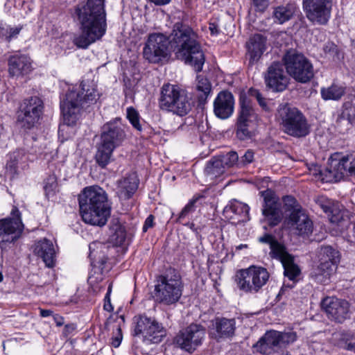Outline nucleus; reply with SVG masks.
I'll list each match as a JSON object with an SVG mask.
<instances>
[{
	"instance_id": "41",
	"label": "nucleus",
	"mask_w": 355,
	"mask_h": 355,
	"mask_svg": "<svg viewBox=\"0 0 355 355\" xmlns=\"http://www.w3.org/2000/svg\"><path fill=\"white\" fill-rule=\"evenodd\" d=\"M202 198V196H194L182 209L181 212L179 214L178 218H177V223H181L182 220L189 216L190 214H192L196 210V203L200 198Z\"/></svg>"
},
{
	"instance_id": "28",
	"label": "nucleus",
	"mask_w": 355,
	"mask_h": 355,
	"mask_svg": "<svg viewBox=\"0 0 355 355\" xmlns=\"http://www.w3.org/2000/svg\"><path fill=\"white\" fill-rule=\"evenodd\" d=\"M250 207L248 205L234 200L223 210V215L232 224H239L249 220Z\"/></svg>"
},
{
	"instance_id": "9",
	"label": "nucleus",
	"mask_w": 355,
	"mask_h": 355,
	"mask_svg": "<svg viewBox=\"0 0 355 355\" xmlns=\"http://www.w3.org/2000/svg\"><path fill=\"white\" fill-rule=\"evenodd\" d=\"M277 116L282 128L288 135L302 137L309 133V125L303 114L288 104L280 105Z\"/></svg>"
},
{
	"instance_id": "49",
	"label": "nucleus",
	"mask_w": 355,
	"mask_h": 355,
	"mask_svg": "<svg viewBox=\"0 0 355 355\" xmlns=\"http://www.w3.org/2000/svg\"><path fill=\"white\" fill-rule=\"evenodd\" d=\"M250 93L252 96H255L257 101H258L259 105L263 109L267 110L268 109L266 100L264 98L262 97L260 92L257 89H251L250 90Z\"/></svg>"
},
{
	"instance_id": "64",
	"label": "nucleus",
	"mask_w": 355,
	"mask_h": 355,
	"mask_svg": "<svg viewBox=\"0 0 355 355\" xmlns=\"http://www.w3.org/2000/svg\"><path fill=\"white\" fill-rule=\"evenodd\" d=\"M3 280V275L2 273L0 272V282H2Z\"/></svg>"
},
{
	"instance_id": "54",
	"label": "nucleus",
	"mask_w": 355,
	"mask_h": 355,
	"mask_svg": "<svg viewBox=\"0 0 355 355\" xmlns=\"http://www.w3.org/2000/svg\"><path fill=\"white\" fill-rule=\"evenodd\" d=\"M254 5L259 10H264L268 6V0H253Z\"/></svg>"
},
{
	"instance_id": "34",
	"label": "nucleus",
	"mask_w": 355,
	"mask_h": 355,
	"mask_svg": "<svg viewBox=\"0 0 355 355\" xmlns=\"http://www.w3.org/2000/svg\"><path fill=\"white\" fill-rule=\"evenodd\" d=\"M28 156L24 150H17L10 155L6 164L7 171L14 175L17 173L19 167H24L27 162Z\"/></svg>"
},
{
	"instance_id": "16",
	"label": "nucleus",
	"mask_w": 355,
	"mask_h": 355,
	"mask_svg": "<svg viewBox=\"0 0 355 355\" xmlns=\"http://www.w3.org/2000/svg\"><path fill=\"white\" fill-rule=\"evenodd\" d=\"M257 120L251 101L245 94H241L239 110L236 121V136L240 139H245L250 135V127Z\"/></svg>"
},
{
	"instance_id": "57",
	"label": "nucleus",
	"mask_w": 355,
	"mask_h": 355,
	"mask_svg": "<svg viewBox=\"0 0 355 355\" xmlns=\"http://www.w3.org/2000/svg\"><path fill=\"white\" fill-rule=\"evenodd\" d=\"M209 28L213 35H216L219 33L218 26L215 23H210Z\"/></svg>"
},
{
	"instance_id": "60",
	"label": "nucleus",
	"mask_w": 355,
	"mask_h": 355,
	"mask_svg": "<svg viewBox=\"0 0 355 355\" xmlns=\"http://www.w3.org/2000/svg\"><path fill=\"white\" fill-rule=\"evenodd\" d=\"M184 225H186V226H187V227H189V228H191V229H192V230H193V227H194V224H193V223H187V224H184Z\"/></svg>"
},
{
	"instance_id": "4",
	"label": "nucleus",
	"mask_w": 355,
	"mask_h": 355,
	"mask_svg": "<svg viewBox=\"0 0 355 355\" xmlns=\"http://www.w3.org/2000/svg\"><path fill=\"white\" fill-rule=\"evenodd\" d=\"M83 220L93 226L103 227L111 214L106 192L98 186L85 187L78 196Z\"/></svg>"
},
{
	"instance_id": "33",
	"label": "nucleus",
	"mask_w": 355,
	"mask_h": 355,
	"mask_svg": "<svg viewBox=\"0 0 355 355\" xmlns=\"http://www.w3.org/2000/svg\"><path fill=\"white\" fill-rule=\"evenodd\" d=\"M275 259L282 263L284 275L290 280H294L300 275V270L298 266L294 263L293 257L288 253L286 250Z\"/></svg>"
},
{
	"instance_id": "20",
	"label": "nucleus",
	"mask_w": 355,
	"mask_h": 355,
	"mask_svg": "<svg viewBox=\"0 0 355 355\" xmlns=\"http://www.w3.org/2000/svg\"><path fill=\"white\" fill-rule=\"evenodd\" d=\"M43 102L37 97L33 96L25 99L20 107V113L18 120L22 127L31 129L38 123L43 112Z\"/></svg>"
},
{
	"instance_id": "44",
	"label": "nucleus",
	"mask_w": 355,
	"mask_h": 355,
	"mask_svg": "<svg viewBox=\"0 0 355 355\" xmlns=\"http://www.w3.org/2000/svg\"><path fill=\"white\" fill-rule=\"evenodd\" d=\"M127 118L132 126L137 130H141V125L139 122V114L137 111L132 107L127 108Z\"/></svg>"
},
{
	"instance_id": "62",
	"label": "nucleus",
	"mask_w": 355,
	"mask_h": 355,
	"mask_svg": "<svg viewBox=\"0 0 355 355\" xmlns=\"http://www.w3.org/2000/svg\"><path fill=\"white\" fill-rule=\"evenodd\" d=\"M243 248H247V245H245V244H241L240 245L237 246L236 248L239 249V250H241V249H242Z\"/></svg>"
},
{
	"instance_id": "53",
	"label": "nucleus",
	"mask_w": 355,
	"mask_h": 355,
	"mask_svg": "<svg viewBox=\"0 0 355 355\" xmlns=\"http://www.w3.org/2000/svg\"><path fill=\"white\" fill-rule=\"evenodd\" d=\"M154 225V216L153 215L148 216L143 225V232H146L148 231L149 228H151L153 227Z\"/></svg>"
},
{
	"instance_id": "1",
	"label": "nucleus",
	"mask_w": 355,
	"mask_h": 355,
	"mask_svg": "<svg viewBox=\"0 0 355 355\" xmlns=\"http://www.w3.org/2000/svg\"><path fill=\"white\" fill-rule=\"evenodd\" d=\"M169 46L178 59L191 65L196 71L202 69L205 55L197 34L188 25L175 23L168 37L150 34L143 49L144 58L150 63H159L169 56Z\"/></svg>"
},
{
	"instance_id": "63",
	"label": "nucleus",
	"mask_w": 355,
	"mask_h": 355,
	"mask_svg": "<svg viewBox=\"0 0 355 355\" xmlns=\"http://www.w3.org/2000/svg\"><path fill=\"white\" fill-rule=\"evenodd\" d=\"M353 233H354V235L355 236V222L353 224Z\"/></svg>"
},
{
	"instance_id": "2",
	"label": "nucleus",
	"mask_w": 355,
	"mask_h": 355,
	"mask_svg": "<svg viewBox=\"0 0 355 355\" xmlns=\"http://www.w3.org/2000/svg\"><path fill=\"white\" fill-rule=\"evenodd\" d=\"M74 15L81 31L73 39L77 47L87 49L105 35L107 23L104 0H87L86 3H80L76 6Z\"/></svg>"
},
{
	"instance_id": "51",
	"label": "nucleus",
	"mask_w": 355,
	"mask_h": 355,
	"mask_svg": "<svg viewBox=\"0 0 355 355\" xmlns=\"http://www.w3.org/2000/svg\"><path fill=\"white\" fill-rule=\"evenodd\" d=\"M112 291V284H110L107 288V292L105 296V304L103 308L105 311L110 312L113 310V307L110 302V293Z\"/></svg>"
},
{
	"instance_id": "12",
	"label": "nucleus",
	"mask_w": 355,
	"mask_h": 355,
	"mask_svg": "<svg viewBox=\"0 0 355 355\" xmlns=\"http://www.w3.org/2000/svg\"><path fill=\"white\" fill-rule=\"evenodd\" d=\"M283 60L287 73L296 81L306 83L313 78V66L303 54L288 52Z\"/></svg>"
},
{
	"instance_id": "48",
	"label": "nucleus",
	"mask_w": 355,
	"mask_h": 355,
	"mask_svg": "<svg viewBox=\"0 0 355 355\" xmlns=\"http://www.w3.org/2000/svg\"><path fill=\"white\" fill-rule=\"evenodd\" d=\"M254 159V153L252 150H248L243 156L239 159V167L251 164Z\"/></svg>"
},
{
	"instance_id": "11",
	"label": "nucleus",
	"mask_w": 355,
	"mask_h": 355,
	"mask_svg": "<svg viewBox=\"0 0 355 355\" xmlns=\"http://www.w3.org/2000/svg\"><path fill=\"white\" fill-rule=\"evenodd\" d=\"M132 335L141 336L144 341L159 343L165 337L166 329L155 318L139 315L133 318Z\"/></svg>"
},
{
	"instance_id": "55",
	"label": "nucleus",
	"mask_w": 355,
	"mask_h": 355,
	"mask_svg": "<svg viewBox=\"0 0 355 355\" xmlns=\"http://www.w3.org/2000/svg\"><path fill=\"white\" fill-rule=\"evenodd\" d=\"M53 320L55 322L56 325L58 327H61L64 323V319L62 316L58 315V314H54L53 315Z\"/></svg>"
},
{
	"instance_id": "23",
	"label": "nucleus",
	"mask_w": 355,
	"mask_h": 355,
	"mask_svg": "<svg viewBox=\"0 0 355 355\" xmlns=\"http://www.w3.org/2000/svg\"><path fill=\"white\" fill-rule=\"evenodd\" d=\"M265 83L273 92H280L286 89L288 84V78L286 75L283 65L279 62H273L267 70Z\"/></svg>"
},
{
	"instance_id": "17",
	"label": "nucleus",
	"mask_w": 355,
	"mask_h": 355,
	"mask_svg": "<svg viewBox=\"0 0 355 355\" xmlns=\"http://www.w3.org/2000/svg\"><path fill=\"white\" fill-rule=\"evenodd\" d=\"M331 157L329 166L325 170L327 182H338L345 175H355V155H343L338 158Z\"/></svg>"
},
{
	"instance_id": "27",
	"label": "nucleus",
	"mask_w": 355,
	"mask_h": 355,
	"mask_svg": "<svg viewBox=\"0 0 355 355\" xmlns=\"http://www.w3.org/2000/svg\"><path fill=\"white\" fill-rule=\"evenodd\" d=\"M8 72L11 76H23L30 73L32 69V61L26 54L15 53L8 60Z\"/></svg>"
},
{
	"instance_id": "22",
	"label": "nucleus",
	"mask_w": 355,
	"mask_h": 355,
	"mask_svg": "<svg viewBox=\"0 0 355 355\" xmlns=\"http://www.w3.org/2000/svg\"><path fill=\"white\" fill-rule=\"evenodd\" d=\"M321 306L331 320L341 323L349 317V304L346 300L327 297L322 301Z\"/></svg>"
},
{
	"instance_id": "42",
	"label": "nucleus",
	"mask_w": 355,
	"mask_h": 355,
	"mask_svg": "<svg viewBox=\"0 0 355 355\" xmlns=\"http://www.w3.org/2000/svg\"><path fill=\"white\" fill-rule=\"evenodd\" d=\"M21 31L20 27H10L9 26L0 27V37L5 41H10L15 38Z\"/></svg>"
},
{
	"instance_id": "29",
	"label": "nucleus",
	"mask_w": 355,
	"mask_h": 355,
	"mask_svg": "<svg viewBox=\"0 0 355 355\" xmlns=\"http://www.w3.org/2000/svg\"><path fill=\"white\" fill-rule=\"evenodd\" d=\"M35 252L42 259L46 266L49 268L54 266L55 261V250L51 241L46 239L40 241L35 246Z\"/></svg>"
},
{
	"instance_id": "13",
	"label": "nucleus",
	"mask_w": 355,
	"mask_h": 355,
	"mask_svg": "<svg viewBox=\"0 0 355 355\" xmlns=\"http://www.w3.org/2000/svg\"><path fill=\"white\" fill-rule=\"evenodd\" d=\"M21 214L19 209L13 206L10 216L0 219V248L6 250L10 244L15 242L24 230Z\"/></svg>"
},
{
	"instance_id": "14",
	"label": "nucleus",
	"mask_w": 355,
	"mask_h": 355,
	"mask_svg": "<svg viewBox=\"0 0 355 355\" xmlns=\"http://www.w3.org/2000/svg\"><path fill=\"white\" fill-rule=\"evenodd\" d=\"M319 261L315 279L318 282L326 284L337 269L340 261L339 252L331 246H322L319 252Z\"/></svg>"
},
{
	"instance_id": "45",
	"label": "nucleus",
	"mask_w": 355,
	"mask_h": 355,
	"mask_svg": "<svg viewBox=\"0 0 355 355\" xmlns=\"http://www.w3.org/2000/svg\"><path fill=\"white\" fill-rule=\"evenodd\" d=\"M58 186L56 177L49 175L44 182V189L46 195L49 196L53 193Z\"/></svg>"
},
{
	"instance_id": "39",
	"label": "nucleus",
	"mask_w": 355,
	"mask_h": 355,
	"mask_svg": "<svg viewBox=\"0 0 355 355\" xmlns=\"http://www.w3.org/2000/svg\"><path fill=\"white\" fill-rule=\"evenodd\" d=\"M225 171L223 163L218 157H215L207 163L205 173L211 179H214L223 174Z\"/></svg>"
},
{
	"instance_id": "24",
	"label": "nucleus",
	"mask_w": 355,
	"mask_h": 355,
	"mask_svg": "<svg viewBox=\"0 0 355 355\" xmlns=\"http://www.w3.org/2000/svg\"><path fill=\"white\" fill-rule=\"evenodd\" d=\"M234 110V98L227 90L220 92L214 101V113L220 119L230 118Z\"/></svg>"
},
{
	"instance_id": "43",
	"label": "nucleus",
	"mask_w": 355,
	"mask_h": 355,
	"mask_svg": "<svg viewBox=\"0 0 355 355\" xmlns=\"http://www.w3.org/2000/svg\"><path fill=\"white\" fill-rule=\"evenodd\" d=\"M225 168H230L236 165L239 166V156L234 151H230L227 154L218 156Z\"/></svg>"
},
{
	"instance_id": "21",
	"label": "nucleus",
	"mask_w": 355,
	"mask_h": 355,
	"mask_svg": "<svg viewBox=\"0 0 355 355\" xmlns=\"http://www.w3.org/2000/svg\"><path fill=\"white\" fill-rule=\"evenodd\" d=\"M263 198L262 214L271 226L277 225L282 219V205L279 198L270 189L261 191Z\"/></svg>"
},
{
	"instance_id": "38",
	"label": "nucleus",
	"mask_w": 355,
	"mask_h": 355,
	"mask_svg": "<svg viewBox=\"0 0 355 355\" xmlns=\"http://www.w3.org/2000/svg\"><path fill=\"white\" fill-rule=\"evenodd\" d=\"M196 91L200 103H205L211 92L210 82L205 78L198 76L196 83Z\"/></svg>"
},
{
	"instance_id": "30",
	"label": "nucleus",
	"mask_w": 355,
	"mask_h": 355,
	"mask_svg": "<svg viewBox=\"0 0 355 355\" xmlns=\"http://www.w3.org/2000/svg\"><path fill=\"white\" fill-rule=\"evenodd\" d=\"M138 180L135 174H131L118 182L116 193L121 200L130 198L138 188Z\"/></svg>"
},
{
	"instance_id": "3",
	"label": "nucleus",
	"mask_w": 355,
	"mask_h": 355,
	"mask_svg": "<svg viewBox=\"0 0 355 355\" xmlns=\"http://www.w3.org/2000/svg\"><path fill=\"white\" fill-rule=\"evenodd\" d=\"M99 98L96 85L92 81L83 80L78 86L69 88L60 98L63 124L60 125L59 130H64L65 125H76L82 111L95 105Z\"/></svg>"
},
{
	"instance_id": "59",
	"label": "nucleus",
	"mask_w": 355,
	"mask_h": 355,
	"mask_svg": "<svg viewBox=\"0 0 355 355\" xmlns=\"http://www.w3.org/2000/svg\"><path fill=\"white\" fill-rule=\"evenodd\" d=\"M148 1L153 3L156 6H164L169 3L171 0H148Z\"/></svg>"
},
{
	"instance_id": "56",
	"label": "nucleus",
	"mask_w": 355,
	"mask_h": 355,
	"mask_svg": "<svg viewBox=\"0 0 355 355\" xmlns=\"http://www.w3.org/2000/svg\"><path fill=\"white\" fill-rule=\"evenodd\" d=\"M75 329L76 327L73 324H66L64 328L63 334L67 336L69 334H71Z\"/></svg>"
},
{
	"instance_id": "47",
	"label": "nucleus",
	"mask_w": 355,
	"mask_h": 355,
	"mask_svg": "<svg viewBox=\"0 0 355 355\" xmlns=\"http://www.w3.org/2000/svg\"><path fill=\"white\" fill-rule=\"evenodd\" d=\"M341 117L347 119L350 123H355V107L351 105L345 107Z\"/></svg>"
},
{
	"instance_id": "7",
	"label": "nucleus",
	"mask_w": 355,
	"mask_h": 355,
	"mask_svg": "<svg viewBox=\"0 0 355 355\" xmlns=\"http://www.w3.org/2000/svg\"><path fill=\"white\" fill-rule=\"evenodd\" d=\"M283 202L285 211L288 213L285 220L287 227L296 235L309 236L313 232V224L306 211L291 196L284 197Z\"/></svg>"
},
{
	"instance_id": "36",
	"label": "nucleus",
	"mask_w": 355,
	"mask_h": 355,
	"mask_svg": "<svg viewBox=\"0 0 355 355\" xmlns=\"http://www.w3.org/2000/svg\"><path fill=\"white\" fill-rule=\"evenodd\" d=\"M346 87L343 85L332 84L328 87L321 89L320 94L324 101H338L345 94Z\"/></svg>"
},
{
	"instance_id": "18",
	"label": "nucleus",
	"mask_w": 355,
	"mask_h": 355,
	"mask_svg": "<svg viewBox=\"0 0 355 355\" xmlns=\"http://www.w3.org/2000/svg\"><path fill=\"white\" fill-rule=\"evenodd\" d=\"M205 336V329L202 325L191 324L179 331L174 338V343L191 353L202 344Z\"/></svg>"
},
{
	"instance_id": "37",
	"label": "nucleus",
	"mask_w": 355,
	"mask_h": 355,
	"mask_svg": "<svg viewBox=\"0 0 355 355\" xmlns=\"http://www.w3.org/2000/svg\"><path fill=\"white\" fill-rule=\"evenodd\" d=\"M110 230L111 241L116 246L122 245L126 238L125 227L118 220H113Z\"/></svg>"
},
{
	"instance_id": "58",
	"label": "nucleus",
	"mask_w": 355,
	"mask_h": 355,
	"mask_svg": "<svg viewBox=\"0 0 355 355\" xmlns=\"http://www.w3.org/2000/svg\"><path fill=\"white\" fill-rule=\"evenodd\" d=\"M40 316L42 318H46L51 315H53V311L49 309H40Z\"/></svg>"
},
{
	"instance_id": "8",
	"label": "nucleus",
	"mask_w": 355,
	"mask_h": 355,
	"mask_svg": "<svg viewBox=\"0 0 355 355\" xmlns=\"http://www.w3.org/2000/svg\"><path fill=\"white\" fill-rule=\"evenodd\" d=\"M183 285L179 272L173 268L168 269L158 277L155 285L157 300L166 305L175 304L182 294Z\"/></svg>"
},
{
	"instance_id": "6",
	"label": "nucleus",
	"mask_w": 355,
	"mask_h": 355,
	"mask_svg": "<svg viewBox=\"0 0 355 355\" xmlns=\"http://www.w3.org/2000/svg\"><path fill=\"white\" fill-rule=\"evenodd\" d=\"M159 107L165 112L184 116L191 110V98L187 92L177 85H163L158 101Z\"/></svg>"
},
{
	"instance_id": "50",
	"label": "nucleus",
	"mask_w": 355,
	"mask_h": 355,
	"mask_svg": "<svg viewBox=\"0 0 355 355\" xmlns=\"http://www.w3.org/2000/svg\"><path fill=\"white\" fill-rule=\"evenodd\" d=\"M116 331L117 332L116 335L112 338L111 342L112 346L115 348L118 347L121 345L123 338L121 329L119 327H117Z\"/></svg>"
},
{
	"instance_id": "61",
	"label": "nucleus",
	"mask_w": 355,
	"mask_h": 355,
	"mask_svg": "<svg viewBox=\"0 0 355 355\" xmlns=\"http://www.w3.org/2000/svg\"><path fill=\"white\" fill-rule=\"evenodd\" d=\"M324 210L325 212H327V211H331V212H333V210L331 209V208L329 207H324Z\"/></svg>"
},
{
	"instance_id": "35",
	"label": "nucleus",
	"mask_w": 355,
	"mask_h": 355,
	"mask_svg": "<svg viewBox=\"0 0 355 355\" xmlns=\"http://www.w3.org/2000/svg\"><path fill=\"white\" fill-rule=\"evenodd\" d=\"M89 258L92 261V264L96 266L99 264L100 266H103L107 262V257L105 254V250L107 249L106 246L101 242H93L89 246Z\"/></svg>"
},
{
	"instance_id": "40",
	"label": "nucleus",
	"mask_w": 355,
	"mask_h": 355,
	"mask_svg": "<svg viewBox=\"0 0 355 355\" xmlns=\"http://www.w3.org/2000/svg\"><path fill=\"white\" fill-rule=\"evenodd\" d=\"M259 241L261 243H268L270 245V256L275 259L279 256L286 250L285 247L280 244L275 238L270 234H265L263 236L259 238Z\"/></svg>"
},
{
	"instance_id": "31",
	"label": "nucleus",
	"mask_w": 355,
	"mask_h": 355,
	"mask_svg": "<svg viewBox=\"0 0 355 355\" xmlns=\"http://www.w3.org/2000/svg\"><path fill=\"white\" fill-rule=\"evenodd\" d=\"M272 10V18L273 21L277 24H283L294 16L297 10V6L293 2H289L274 6Z\"/></svg>"
},
{
	"instance_id": "15",
	"label": "nucleus",
	"mask_w": 355,
	"mask_h": 355,
	"mask_svg": "<svg viewBox=\"0 0 355 355\" xmlns=\"http://www.w3.org/2000/svg\"><path fill=\"white\" fill-rule=\"evenodd\" d=\"M295 340L296 335L293 332L286 333L272 330L267 331L254 347L261 354H270Z\"/></svg>"
},
{
	"instance_id": "25",
	"label": "nucleus",
	"mask_w": 355,
	"mask_h": 355,
	"mask_svg": "<svg viewBox=\"0 0 355 355\" xmlns=\"http://www.w3.org/2000/svg\"><path fill=\"white\" fill-rule=\"evenodd\" d=\"M235 330V319L217 317L211 321L209 334L212 338L219 340L232 337Z\"/></svg>"
},
{
	"instance_id": "10",
	"label": "nucleus",
	"mask_w": 355,
	"mask_h": 355,
	"mask_svg": "<svg viewBox=\"0 0 355 355\" xmlns=\"http://www.w3.org/2000/svg\"><path fill=\"white\" fill-rule=\"evenodd\" d=\"M268 279L269 273L267 270L255 266L239 270L235 276L238 288L246 293H257Z\"/></svg>"
},
{
	"instance_id": "26",
	"label": "nucleus",
	"mask_w": 355,
	"mask_h": 355,
	"mask_svg": "<svg viewBox=\"0 0 355 355\" xmlns=\"http://www.w3.org/2000/svg\"><path fill=\"white\" fill-rule=\"evenodd\" d=\"M245 57L248 66L252 67L257 63L266 49V38L261 34H255L246 42Z\"/></svg>"
},
{
	"instance_id": "46",
	"label": "nucleus",
	"mask_w": 355,
	"mask_h": 355,
	"mask_svg": "<svg viewBox=\"0 0 355 355\" xmlns=\"http://www.w3.org/2000/svg\"><path fill=\"white\" fill-rule=\"evenodd\" d=\"M103 280V277L101 274H98L97 277H94L91 275L88 278V282L91 287L92 288L94 292L98 293L102 288H104V286L101 284H99Z\"/></svg>"
},
{
	"instance_id": "19",
	"label": "nucleus",
	"mask_w": 355,
	"mask_h": 355,
	"mask_svg": "<svg viewBox=\"0 0 355 355\" xmlns=\"http://www.w3.org/2000/svg\"><path fill=\"white\" fill-rule=\"evenodd\" d=\"M307 19L313 24L324 25L331 17V0H302Z\"/></svg>"
},
{
	"instance_id": "32",
	"label": "nucleus",
	"mask_w": 355,
	"mask_h": 355,
	"mask_svg": "<svg viewBox=\"0 0 355 355\" xmlns=\"http://www.w3.org/2000/svg\"><path fill=\"white\" fill-rule=\"evenodd\" d=\"M331 340L335 345L355 352V332L337 331L332 334Z\"/></svg>"
},
{
	"instance_id": "5",
	"label": "nucleus",
	"mask_w": 355,
	"mask_h": 355,
	"mask_svg": "<svg viewBox=\"0 0 355 355\" xmlns=\"http://www.w3.org/2000/svg\"><path fill=\"white\" fill-rule=\"evenodd\" d=\"M125 137L120 119H116L103 125L95 155L96 162L101 168L110 163L114 149L121 144Z\"/></svg>"
},
{
	"instance_id": "52",
	"label": "nucleus",
	"mask_w": 355,
	"mask_h": 355,
	"mask_svg": "<svg viewBox=\"0 0 355 355\" xmlns=\"http://www.w3.org/2000/svg\"><path fill=\"white\" fill-rule=\"evenodd\" d=\"M336 50V46L333 42H327L323 47V51L325 54L332 55Z\"/></svg>"
}]
</instances>
